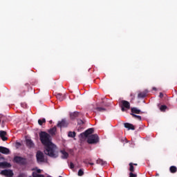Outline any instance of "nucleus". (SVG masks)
<instances>
[{
	"mask_svg": "<svg viewBox=\"0 0 177 177\" xmlns=\"http://www.w3.org/2000/svg\"><path fill=\"white\" fill-rule=\"evenodd\" d=\"M39 135L40 141L45 147V154L51 158H57L59 157V152L56 151L57 147L52 143L50 135L45 131H41Z\"/></svg>",
	"mask_w": 177,
	"mask_h": 177,
	"instance_id": "nucleus-1",
	"label": "nucleus"
},
{
	"mask_svg": "<svg viewBox=\"0 0 177 177\" xmlns=\"http://www.w3.org/2000/svg\"><path fill=\"white\" fill-rule=\"evenodd\" d=\"M93 132H95V129H93V128H90L80 133V138L81 139L87 138L86 142L88 145H97L100 140L99 136H97V134H92Z\"/></svg>",
	"mask_w": 177,
	"mask_h": 177,
	"instance_id": "nucleus-2",
	"label": "nucleus"
},
{
	"mask_svg": "<svg viewBox=\"0 0 177 177\" xmlns=\"http://www.w3.org/2000/svg\"><path fill=\"white\" fill-rule=\"evenodd\" d=\"M12 161L13 162H15V164H19V165H27V158L21 156H15Z\"/></svg>",
	"mask_w": 177,
	"mask_h": 177,
	"instance_id": "nucleus-3",
	"label": "nucleus"
},
{
	"mask_svg": "<svg viewBox=\"0 0 177 177\" xmlns=\"http://www.w3.org/2000/svg\"><path fill=\"white\" fill-rule=\"evenodd\" d=\"M122 111H127L131 109V104L127 100H122L120 104Z\"/></svg>",
	"mask_w": 177,
	"mask_h": 177,
	"instance_id": "nucleus-4",
	"label": "nucleus"
},
{
	"mask_svg": "<svg viewBox=\"0 0 177 177\" xmlns=\"http://www.w3.org/2000/svg\"><path fill=\"white\" fill-rule=\"evenodd\" d=\"M36 158L37 162H45V156L41 151H38L36 154Z\"/></svg>",
	"mask_w": 177,
	"mask_h": 177,
	"instance_id": "nucleus-5",
	"label": "nucleus"
},
{
	"mask_svg": "<svg viewBox=\"0 0 177 177\" xmlns=\"http://www.w3.org/2000/svg\"><path fill=\"white\" fill-rule=\"evenodd\" d=\"M1 174L6 177H12L14 174L13 171L10 169H4L1 171Z\"/></svg>",
	"mask_w": 177,
	"mask_h": 177,
	"instance_id": "nucleus-6",
	"label": "nucleus"
},
{
	"mask_svg": "<svg viewBox=\"0 0 177 177\" xmlns=\"http://www.w3.org/2000/svg\"><path fill=\"white\" fill-rule=\"evenodd\" d=\"M57 127L58 128H66L68 127V122L66 119H62V121L58 122Z\"/></svg>",
	"mask_w": 177,
	"mask_h": 177,
	"instance_id": "nucleus-7",
	"label": "nucleus"
},
{
	"mask_svg": "<svg viewBox=\"0 0 177 177\" xmlns=\"http://www.w3.org/2000/svg\"><path fill=\"white\" fill-rule=\"evenodd\" d=\"M78 117H84V115L81 112L75 111L70 113L71 120H75V118H78Z\"/></svg>",
	"mask_w": 177,
	"mask_h": 177,
	"instance_id": "nucleus-8",
	"label": "nucleus"
},
{
	"mask_svg": "<svg viewBox=\"0 0 177 177\" xmlns=\"http://www.w3.org/2000/svg\"><path fill=\"white\" fill-rule=\"evenodd\" d=\"M12 165L8 162H0V168H10Z\"/></svg>",
	"mask_w": 177,
	"mask_h": 177,
	"instance_id": "nucleus-9",
	"label": "nucleus"
},
{
	"mask_svg": "<svg viewBox=\"0 0 177 177\" xmlns=\"http://www.w3.org/2000/svg\"><path fill=\"white\" fill-rule=\"evenodd\" d=\"M0 153L2 154H9L10 153V151L9 149L5 147H0Z\"/></svg>",
	"mask_w": 177,
	"mask_h": 177,
	"instance_id": "nucleus-10",
	"label": "nucleus"
},
{
	"mask_svg": "<svg viewBox=\"0 0 177 177\" xmlns=\"http://www.w3.org/2000/svg\"><path fill=\"white\" fill-rule=\"evenodd\" d=\"M0 138L3 142L6 141V140L8 139V138L6 137V131H0Z\"/></svg>",
	"mask_w": 177,
	"mask_h": 177,
	"instance_id": "nucleus-11",
	"label": "nucleus"
},
{
	"mask_svg": "<svg viewBox=\"0 0 177 177\" xmlns=\"http://www.w3.org/2000/svg\"><path fill=\"white\" fill-rule=\"evenodd\" d=\"M131 114H142V111H140V109H138L136 107H133L131 109Z\"/></svg>",
	"mask_w": 177,
	"mask_h": 177,
	"instance_id": "nucleus-12",
	"label": "nucleus"
},
{
	"mask_svg": "<svg viewBox=\"0 0 177 177\" xmlns=\"http://www.w3.org/2000/svg\"><path fill=\"white\" fill-rule=\"evenodd\" d=\"M124 128H127L129 130L131 129V131H135V127L133 126V124L131 123H124Z\"/></svg>",
	"mask_w": 177,
	"mask_h": 177,
	"instance_id": "nucleus-13",
	"label": "nucleus"
},
{
	"mask_svg": "<svg viewBox=\"0 0 177 177\" xmlns=\"http://www.w3.org/2000/svg\"><path fill=\"white\" fill-rule=\"evenodd\" d=\"M60 153L62 154L61 157L63 160L68 158V153H67V151H66L65 150H61Z\"/></svg>",
	"mask_w": 177,
	"mask_h": 177,
	"instance_id": "nucleus-14",
	"label": "nucleus"
},
{
	"mask_svg": "<svg viewBox=\"0 0 177 177\" xmlns=\"http://www.w3.org/2000/svg\"><path fill=\"white\" fill-rule=\"evenodd\" d=\"M26 146L27 147H29L30 149L34 147L35 145L32 140L30 139H26Z\"/></svg>",
	"mask_w": 177,
	"mask_h": 177,
	"instance_id": "nucleus-15",
	"label": "nucleus"
},
{
	"mask_svg": "<svg viewBox=\"0 0 177 177\" xmlns=\"http://www.w3.org/2000/svg\"><path fill=\"white\" fill-rule=\"evenodd\" d=\"M146 96H147V92L146 91H143L138 94V99H144Z\"/></svg>",
	"mask_w": 177,
	"mask_h": 177,
	"instance_id": "nucleus-16",
	"label": "nucleus"
},
{
	"mask_svg": "<svg viewBox=\"0 0 177 177\" xmlns=\"http://www.w3.org/2000/svg\"><path fill=\"white\" fill-rule=\"evenodd\" d=\"M57 129L56 128V127H54L51 128V129L48 131L50 135H52V136L56 135V131H57Z\"/></svg>",
	"mask_w": 177,
	"mask_h": 177,
	"instance_id": "nucleus-17",
	"label": "nucleus"
},
{
	"mask_svg": "<svg viewBox=\"0 0 177 177\" xmlns=\"http://www.w3.org/2000/svg\"><path fill=\"white\" fill-rule=\"evenodd\" d=\"M96 163L100 164V165H106V164H107V162L102 159H98L97 160Z\"/></svg>",
	"mask_w": 177,
	"mask_h": 177,
	"instance_id": "nucleus-18",
	"label": "nucleus"
},
{
	"mask_svg": "<svg viewBox=\"0 0 177 177\" xmlns=\"http://www.w3.org/2000/svg\"><path fill=\"white\" fill-rule=\"evenodd\" d=\"M169 171L171 174H176L177 171V168L176 166H171L169 168Z\"/></svg>",
	"mask_w": 177,
	"mask_h": 177,
	"instance_id": "nucleus-19",
	"label": "nucleus"
},
{
	"mask_svg": "<svg viewBox=\"0 0 177 177\" xmlns=\"http://www.w3.org/2000/svg\"><path fill=\"white\" fill-rule=\"evenodd\" d=\"M131 115H132V117L133 118H136V120H138L139 121H142V116L140 115H138L133 113H130Z\"/></svg>",
	"mask_w": 177,
	"mask_h": 177,
	"instance_id": "nucleus-20",
	"label": "nucleus"
},
{
	"mask_svg": "<svg viewBox=\"0 0 177 177\" xmlns=\"http://www.w3.org/2000/svg\"><path fill=\"white\" fill-rule=\"evenodd\" d=\"M129 165V171H130V172H135V167H133V163L130 162Z\"/></svg>",
	"mask_w": 177,
	"mask_h": 177,
	"instance_id": "nucleus-21",
	"label": "nucleus"
},
{
	"mask_svg": "<svg viewBox=\"0 0 177 177\" xmlns=\"http://www.w3.org/2000/svg\"><path fill=\"white\" fill-rule=\"evenodd\" d=\"M75 135H77L75 131H69L68 133V138H75Z\"/></svg>",
	"mask_w": 177,
	"mask_h": 177,
	"instance_id": "nucleus-22",
	"label": "nucleus"
},
{
	"mask_svg": "<svg viewBox=\"0 0 177 177\" xmlns=\"http://www.w3.org/2000/svg\"><path fill=\"white\" fill-rule=\"evenodd\" d=\"M57 99H58V100H59L60 102L63 101L64 100V97L63 96V95L58 93L57 95Z\"/></svg>",
	"mask_w": 177,
	"mask_h": 177,
	"instance_id": "nucleus-23",
	"label": "nucleus"
},
{
	"mask_svg": "<svg viewBox=\"0 0 177 177\" xmlns=\"http://www.w3.org/2000/svg\"><path fill=\"white\" fill-rule=\"evenodd\" d=\"M95 110L97 111H100V113H103V111H106V109L105 108H103V107H97L95 108Z\"/></svg>",
	"mask_w": 177,
	"mask_h": 177,
	"instance_id": "nucleus-24",
	"label": "nucleus"
},
{
	"mask_svg": "<svg viewBox=\"0 0 177 177\" xmlns=\"http://www.w3.org/2000/svg\"><path fill=\"white\" fill-rule=\"evenodd\" d=\"M45 122H46V120H45V118H43L42 120L39 119L38 120L39 125H43V124H45Z\"/></svg>",
	"mask_w": 177,
	"mask_h": 177,
	"instance_id": "nucleus-25",
	"label": "nucleus"
},
{
	"mask_svg": "<svg viewBox=\"0 0 177 177\" xmlns=\"http://www.w3.org/2000/svg\"><path fill=\"white\" fill-rule=\"evenodd\" d=\"M167 109H168V107L167 106V105H162V106H160V111H162V112L165 111V110H167Z\"/></svg>",
	"mask_w": 177,
	"mask_h": 177,
	"instance_id": "nucleus-26",
	"label": "nucleus"
},
{
	"mask_svg": "<svg viewBox=\"0 0 177 177\" xmlns=\"http://www.w3.org/2000/svg\"><path fill=\"white\" fill-rule=\"evenodd\" d=\"M32 177H45L43 174H38L37 173L33 172Z\"/></svg>",
	"mask_w": 177,
	"mask_h": 177,
	"instance_id": "nucleus-27",
	"label": "nucleus"
},
{
	"mask_svg": "<svg viewBox=\"0 0 177 177\" xmlns=\"http://www.w3.org/2000/svg\"><path fill=\"white\" fill-rule=\"evenodd\" d=\"M77 124H78V125H84V124H85V122H84V120H82L81 119H77Z\"/></svg>",
	"mask_w": 177,
	"mask_h": 177,
	"instance_id": "nucleus-28",
	"label": "nucleus"
},
{
	"mask_svg": "<svg viewBox=\"0 0 177 177\" xmlns=\"http://www.w3.org/2000/svg\"><path fill=\"white\" fill-rule=\"evenodd\" d=\"M82 175H84V170H82V169H80L78 171V176H82Z\"/></svg>",
	"mask_w": 177,
	"mask_h": 177,
	"instance_id": "nucleus-29",
	"label": "nucleus"
},
{
	"mask_svg": "<svg viewBox=\"0 0 177 177\" xmlns=\"http://www.w3.org/2000/svg\"><path fill=\"white\" fill-rule=\"evenodd\" d=\"M129 177H138V174H133V172L130 171V173H129Z\"/></svg>",
	"mask_w": 177,
	"mask_h": 177,
	"instance_id": "nucleus-30",
	"label": "nucleus"
},
{
	"mask_svg": "<svg viewBox=\"0 0 177 177\" xmlns=\"http://www.w3.org/2000/svg\"><path fill=\"white\" fill-rule=\"evenodd\" d=\"M121 142H125V143H128V140H127L125 138H123L121 139Z\"/></svg>",
	"mask_w": 177,
	"mask_h": 177,
	"instance_id": "nucleus-31",
	"label": "nucleus"
},
{
	"mask_svg": "<svg viewBox=\"0 0 177 177\" xmlns=\"http://www.w3.org/2000/svg\"><path fill=\"white\" fill-rule=\"evenodd\" d=\"M70 168H71V169H74V163H73V162L70 163Z\"/></svg>",
	"mask_w": 177,
	"mask_h": 177,
	"instance_id": "nucleus-32",
	"label": "nucleus"
},
{
	"mask_svg": "<svg viewBox=\"0 0 177 177\" xmlns=\"http://www.w3.org/2000/svg\"><path fill=\"white\" fill-rule=\"evenodd\" d=\"M159 97L161 98L164 97V94L162 93H160Z\"/></svg>",
	"mask_w": 177,
	"mask_h": 177,
	"instance_id": "nucleus-33",
	"label": "nucleus"
},
{
	"mask_svg": "<svg viewBox=\"0 0 177 177\" xmlns=\"http://www.w3.org/2000/svg\"><path fill=\"white\" fill-rule=\"evenodd\" d=\"M37 174H41V169H38L37 170Z\"/></svg>",
	"mask_w": 177,
	"mask_h": 177,
	"instance_id": "nucleus-34",
	"label": "nucleus"
},
{
	"mask_svg": "<svg viewBox=\"0 0 177 177\" xmlns=\"http://www.w3.org/2000/svg\"><path fill=\"white\" fill-rule=\"evenodd\" d=\"M16 145H17V146H21V143H20V142H17Z\"/></svg>",
	"mask_w": 177,
	"mask_h": 177,
	"instance_id": "nucleus-35",
	"label": "nucleus"
},
{
	"mask_svg": "<svg viewBox=\"0 0 177 177\" xmlns=\"http://www.w3.org/2000/svg\"><path fill=\"white\" fill-rule=\"evenodd\" d=\"M133 165H135L136 167H138V163H133Z\"/></svg>",
	"mask_w": 177,
	"mask_h": 177,
	"instance_id": "nucleus-36",
	"label": "nucleus"
},
{
	"mask_svg": "<svg viewBox=\"0 0 177 177\" xmlns=\"http://www.w3.org/2000/svg\"><path fill=\"white\" fill-rule=\"evenodd\" d=\"M90 165H94V163H93V162H89L88 163Z\"/></svg>",
	"mask_w": 177,
	"mask_h": 177,
	"instance_id": "nucleus-37",
	"label": "nucleus"
},
{
	"mask_svg": "<svg viewBox=\"0 0 177 177\" xmlns=\"http://www.w3.org/2000/svg\"><path fill=\"white\" fill-rule=\"evenodd\" d=\"M153 91H157V88H156V87H153Z\"/></svg>",
	"mask_w": 177,
	"mask_h": 177,
	"instance_id": "nucleus-38",
	"label": "nucleus"
},
{
	"mask_svg": "<svg viewBox=\"0 0 177 177\" xmlns=\"http://www.w3.org/2000/svg\"><path fill=\"white\" fill-rule=\"evenodd\" d=\"M1 118H2V115H0V122H1Z\"/></svg>",
	"mask_w": 177,
	"mask_h": 177,
	"instance_id": "nucleus-39",
	"label": "nucleus"
},
{
	"mask_svg": "<svg viewBox=\"0 0 177 177\" xmlns=\"http://www.w3.org/2000/svg\"><path fill=\"white\" fill-rule=\"evenodd\" d=\"M49 122H50V124H52L53 122H52V120H50Z\"/></svg>",
	"mask_w": 177,
	"mask_h": 177,
	"instance_id": "nucleus-40",
	"label": "nucleus"
},
{
	"mask_svg": "<svg viewBox=\"0 0 177 177\" xmlns=\"http://www.w3.org/2000/svg\"><path fill=\"white\" fill-rule=\"evenodd\" d=\"M131 96H133V95L131 94Z\"/></svg>",
	"mask_w": 177,
	"mask_h": 177,
	"instance_id": "nucleus-41",
	"label": "nucleus"
}]
</instances>
